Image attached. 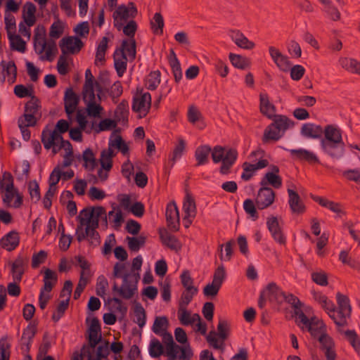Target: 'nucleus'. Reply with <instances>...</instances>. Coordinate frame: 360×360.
I'll list each match as a JSON object with an SVG mask.
<instances>
[{"label":"nucleus","instance_id":"obj_3","mask_svg":"<svg viewBox=\"0 0 360 360\" xmlns=\"http://www.w3.org/2000/svg\"><path fill=\"white\" fill-rule=\"evenodd\" d=\"M217 331L211 330L206 339L207 342L212 345L214 349L221 348L223 342L229 337L230 331V325L226 320H220L217 325Z\"/></svg>","mask_w":360,"mask_h":360},{"label":"nucleus","instance_id":"obj_41","mask_svg":"<svg viewBox=\"0 0 360 360\" xmlns=\"http://www.w3.org/2000/svg\"><path fill=\"white\" fill-rule=\"evenodd\" d=\"M112 148L108 146L101 153L100 163L106 171H110L112 167V157L114 156Z\"/></svg>","mask_w":360,"mask_h":360},{"label":"nucleus","instance_id":"obj_37","mask_svg":"<svg viewBox=\"0 0 360 360\" xmlns=\"http://www.w3.org/2000/svg\"><path fill=\"white\" fill-rule=\"evenodd\" d=\"M323 134H324V138L321 137V140L342 141L341 130L334 125H327L323 129Z\"/></svg>","mask_w":360,"mask_h":360},{"label":"nucleus","instance_id":"obj_30","mask_svg":"<svg viewBox=\"0 0 360 360\" xmlns=\"http://www.w3.org/2000/svg\"><path fill=\"white\" fill-rule=\"evenodd\" d=\"M283 134L275 128L274 125L270 124L264 129L262 140L263 143H268L271 141L275 142L278 141L283 136Z\"/></svg>","mask_w":360,"mask_h":360},{"label":"nucleus","instance_id":"obj_12","mask_svg":"<svg viewBox=\"0 0 360 360\" xmlns=\"http://www.w3.org/2000/svg\"><path fill=\"white\" fill-rule=\"evenodd\" d=\"M321 343V349L324 352V354L327 360H335L337 354L335 350V343L332 338H330L326 332L322 333L317 338Z\"/></svg>","mask_w":360,"mask_h":360},{"label":"nucleus","instance_id":"obj_34","mask_svg":"<svg viewBox=\"0 0 360 360\" xmlns=\"http://www.w3.org/2000/svg\"><path fill=\"white\" fill-rule=\"evenodd\" d=\"M58 277L56 273L49 269H46L43 280L44 286L41 290L48 292H51L56 283Z\"/></svg>","mask_w":360,"mask_h":360},{"label":"nucleus","instance_id":"obj_52","mask_svg":"<svg viewBox=\"0 0 360 360\" xmlns=\"http://www.w3.org/2000/svg\"><path fill=\"white\" fill-rule=\"evenodd\" d=\"M11 345L8 342V336L4 335L0 338V360H9Z\"/></svg>","mask_w":360,"mask_h":360},{"label":"nucleus","instance_id":"obj_49","mask_svg":"<svg viewBox=\"0 0 360 360\" xmlns=\"http://www.w3.org/2000/svg\"><path fill=\"white\" fill-rule=\"evenodd\" d=\"M126 240L128 242V248L131 251L137 252L141 247L145 245L147 237L140 235L138 237L127 236Z\"/></svg>","mask_w":360,"mask_h":360},{"label":"nucleus","instance_id":"obj_23","mask_svg":"<svg viewBox=\"0 0 360 360\" xmlns=\"http://www.w3.org/2000/svg\"><path fill=\"white\" fill-rule=\"evenodd\" d=\"M259 101L261 113L268 118L272 119L274 115H276V107L270 102L269 96L266 94H260Z\"/></svg>","mask_w":360,"mask_h":360},{"label":"nucleus","instance_id":"obj_46","mask_svg":"<svg viewBox=\"0 0 360 360\" xmlns=\"http://www.w3.org/2000/svg\"><path fill=\"white\" fill-rule=\"evenodd\" d=\"M268 184H271L275 188H279L282 186L281 177L273 172H267L261 180V186H266Z\"/></svg>","mask_w":360,"mask_h":360},{"label":"nucleus","instance_id":"obj_17","mask_svg":"<svg viewBox=\"0 0 360 360\" xmlns=\"http://www.w3.org/2000/svg\"><path fill=\"white\" fill-rule=\"evenodd\" d=\"M20 243L19 233L16 231H11L0 240V246L8 252L14 250Z\"/></svg>","mask_w":360,"mask_h":360},{"label":"nucleus","instance_id":"obj_64","mask_svg":"<svg viewBox=\"0 0 360 360\" xmlns=\"http://www.w3.org/2000/svg\"><path fill=\"white\" fill-rule=\"evenodd\" d=\"M345 335L353 348L360 353V339L355 330H347L345 332Z\"/></svg>","mask_w":360,"mask_h":360},{"label":"nucleus","instance_id":"obj_48","mask_svg":"<svg viewBox=\"0 0 360 360\" xmlns=\"http://www.w3.org/2000/svg\"><path fill=\"white\" fill-rule=\"evenodd\" d=\"M8 39L10 40L11 48L13 50L24 53L26 50V43L20 35L12 34L8 32Z\"/></svg>","mask_w":360,"mask_h":360},{"label":"nucleus","instance_id":"obj_33","mask_svg":"<svg viewBox=\"0 0 360 360\" xmlns=\"http://www.w3.org/2000/svg\"><path fill=\"white\" fill-rule=\"evenodd\" d=\"M231 64L236 68L245 70L249 68L251 65L250 60L241 55L230 53L229 56Z\"/></svg>","mask_w":360,"mask_h":360},{"label":"nucleus","instance_id":"obj_21","mask_svg":"<svg viewBox=\"0 0 360 360\" xmlns=\"http://www.w3.org/2000/svg\"><path fill=\"white\" fill-rule=\"evenodd\" d=\"M311 198L321 206L326 207L330 211L336 213L339 217L346 214V212L344 211L342 205L340 203L316 195H312Z\"/></svg>","mask_w":360,"mask_h":360},{"label":"nucleus","instance_id":"obj_11","mask_svg":"<svg viewBox=\"0 0 360 360\" xmlns=\"http://www.w3.org/2000/svg\"><path fill=\"white\" fill-rule=\"evenodd\" d=\"M138 13L137 8L133 2H129L128 6L124 4L117 6L112 14L114 21L120 18V20L126 21L129 18H134Z\"/></svg>","mask_w":360,"mask_h":360},{"label":"nucleus","instance_id":"obj_2","mask_svg":"<svg viewBox=\"0 0 360 360\" xmlns=\"http://www.w3.org/2000/svg\"><path fill=\"white\" fill-rule=\"evenodd\" d=\"M212 159L214 163L221 162L219 172L223 175L231 173V169L238 158V151L235 148H225L221 146H214L211 150Z\"/></svg>","mask_w":360,"mask_h":360},{"label":"nucleus","instance_id":"obj_45","mask_svg":"<svg viewBox=\"0 0 360 360\" xmlns=\"http://www.w3.org/2000/svg\"><path fill=\"white\" fill-rule=\"evenodd\" d=\"M108 38L107 37H103L102 39L101 40L97 49H96V58H95V65H98V63L101 62L102 64L104 63L105 59V52L108 49Z\"/></svg>","mask_w":360,"mask_h":360},{"label":"nucleus","instance_id":"obj_13","mask_svg":"<svg viewBox=\"0 0 360 360\" xmlns=\"http://www.w3.org/2000/svg\"><path fill=\"white\" fill-rule=\"evenodd\" d=\"M292 158L299 160L304 161L310 165L319 164L320 160L318 156L313 152L303 149H291L289 150Z\"/></svg>","mask_w":360,"mask_h":360},{"label":"nucleus","instance_id":"obj_63","mask_svg":"<svg viewBox=\"0 0 360 360\" xmlns=\"http://www.w3.org/2000/svg\"><path fill=\"white\" fill-rule=\"evenodd\" d=\"M160 83V72L159 70L151 72L146 82L149 90H155Z\"/></svg>","mask_w":360,"mask_h":360},{"label":"nucleus","instance_id":"obj_10","mask_svg":"<svg viewBox=\"0 0 360 360\" xmlns=\"http://www.w3.org/2000/svg\"><path fill=\"white\" fill-rule=\"evenodd\" d=\"M321 146L323 151L333 158H339L343 155L345 143L342 141L321 140Z\"/></svg>","mask_w":360,"mask_h":360},{"label":"nucleus","instance_id":"obj_61","mask_svg":"<svg viewBox=\"0 0 360 360\" xmlns=\"http://www.w3.org/2000/svg\"><path fill=\"white\" fill-rule=\"evenodd\" d=\"M41 117V114L39 115L24 112L22 117L19 118L18 124H22L27 127H34L38 120Z\"/></svg>","mask_w":360,"mask_h":360},{"label":"nucleus","instance_id":"obj_32","mask_svg":"<svg viewBox=\"0 0 360 360\" xmlns=\"http://www.w3.org/2000/svg\"><path fill=\"white\" fill-rule=\"evenodd\" d=\"M231 39L238 47L242 49L250 50L255 46L254 42L250 41L242 32L239 31L233 32Z\"/></svg>","mask_w":360,"mask_h":360},{"label":"nucleus","instance_id":"obj_22","mask_svg":"<svg viewBox=\"0 0 360 360\" xmlns=\"http://www.w3.org/2000/svg\"><path fill=\"white\" fill-rule=\"evenodd\" d=\"M300 133L306 138L321 139L323 129L320 125L313 123H305L302 126Z\"/></svg>","mask_w":360,"mask_h":360},{"label":"nucleus","instance_id":"obj_5","mask_svg":"<svg viewBox=\"0 0 360 360\" xmlns=\"http://www.w3.org/2000/svg\"><path fill=\"white\" fill-rule=\"evenodd\" d=\"M59 46L63 56L77 54L84 46V43L77 37H65L59 42Z\"/></svg>","mask_w":360,"mask_h":360},{"label":"nucleus","instance_id":"obj_55","mask_svg":"<svg viewBox=\"0 0 360 360\" xmlns=\"http://www.w3.org/2000/svg\"><path fill=\"white\" fill-rule=\"evenodd\" d=\"M108 146L111 148H116L120 150L123 155L127 154L129 150L127 144L124 141L122 136L119 134L117 135L114 139H110Z\"/></svg>","mask_w":360,"mask_h":360},{"label":"nucleus","instance_id":"obj_24","mask_svg":"<svg viewBox=\"0 0 360 360\" xmlns=\"http://www.w3.org/2000/svg\"><path fill=\"white\" fill-rule=\"evenodd\" d=\"M160 238L163 245L171 250H177L181 248L179 240L173 235H171L165 229H159Z\"/></svg>","mask_w":360,"mask_h":360},{"label":"nucleus","instance_id":"obj_20","mask_svg":"<svg viewBox=\"0 0 360 360\" xmlns=\"http://www.w3.org/2000/svg\"><path fill=\"white\" fill-rule=\"evenodd\" d=\"M265 292L271 302L281 304L284 302L285 293L274 282L267 285Z\"/></svg>","mask_w":360,"mask_h":360},{"label":"nucleus","instance_id":"obj_53","mask_svg":"<svg viewBox=\"0 0 360 360\" xmlns=\"http://www.w3.org/2000/svg\"><path fill=\"white\" fill-rule=\"evenodd\" d=\"M169 325L168 319L166 316H158L155 318L152 330L157 335H161L165 332Z\"/></svg>","mask_w":360,"mask_h":360},{"label":"nucleus","instance_id":"obj_40","mask_svg":"<svg viewBox=\"0 0 360 360\" xmlns=\"http://www.w3.org/2000/svg\"><path fill=\"white\" fill-rule=\"evenodd\" d=\"M336 298L338 305V309L340 310V314L351 315L352 307L348 297L340 292H338L336 294Z\"/></svg>","mask_w":360,"mask_h":360},{"label":"nucleus","instance_id":"obj_59","mask_svg":"<svg viewBox=\"0 0 360 360\" xmlns=\"http://www.w3.org/2000/svg\"><path fill=\"white\" fill-rule=\"evenodd\" d=\"M181 281L183 286L185 288V290L198 291V288L193 285V280L188 270H185L182 272Z\"/></svg>","mask_w":360,"mask_h":360},{"label":"nucleus","instance_id":"obj_56","mask_svg":"<svg viewBox=\"0 0 360 360\" xmlns=\"http://www.w3.org/2000/svg\"><path fill=\"white\" fill-rule=\"evenodd\" d=\"M41 108L40 101L35 96H31V99L28 101L25 105V112L31 113L39 115V110Z\"/></svg>","mask_w":360,"mask_h":360},{"label":"nucleus","instance_id":"obj_7","mask_svg":"<svg viewBox=\"0 0 360 360\" xmlns=\"http://www.w3.org/2000/svg\"><path fill=\"white\" fill-rule=\"evenodd\" d=\"M276 193L272 188L262 186L259 190L255 199L257 207L264 210L269 207L274 202Z\"/></svg>","mask_w":360,"mask_h":360},{"label":"nucleus","instance_id":"obj_26","mask_svg":"<svg viewBox=\"0 0 360 360\" xmlns=\"http://www.w3.org/2000/svg\"><path fill=\"white\" fill-rule=\"evenodd\" d=\"M14 197H15L16 199L13 202V207L15 208L20 207L22 205L23 196L15 187H13V189H8V191H6V193L3 197V202L6 204L7 206H11V202Z\"/></svg>","mask_w":360,"mask_h":360},{"label":"nucleus","instance_id":"obj_60","mask_svg":"<svg viewBox=\"0 0 360 360\" xmlns=\"http://www.w3.org/2000/svg\"><path fill=\"white\" fill-rule=\"evenodd\" d=\"M134 314L136 318V323L140 328H143L146 323V311L141 303L137 302L134 306Z\"/></svg>","mask_w":360,"mask_h":360},{"label":"nucleus","instance_id":"obj_18","mask_svg":"<svg viewBox=\"0 0 360 360\" xmlns=\"http://www.w3.org/2000/svg\"><path fill=\"white\" fill-rule=\"evenodd\" d=\"M269 162L267 160H260L256 164H250L245 162L243 165V172L241 175V179L244 181H249L254 175L256 170L262 169L268 166Z\"/></svg>","mask_w":360,"mask_h":360},{"label":"nucleus","instance_id":"obj_27","mask_svg":"<svg viewBox=\"0 0 360 360\" xmlns=\"http://www.w3.org/2000/svg\"><path fill=\"white\" fill-rule=\"evenodd\" d=\"M37 8L35 5L30 1H27L23 6L22 18L24 22L28 27H31L35 24L36 22V13Z\"/></svg>","mask_w":360,"mask_h":360},{"label":"nucleus","instance_id":"obj_47","mask_svg":"<svg viewBox=\"0 0 360 360\" xmlns=\"http://www.w3.org/2000/svg\"><path fill=\"white\" fill-rule=\"evenodd\" d=\"M87 332L89 333L87 337L89 344L83 345V350L96 347L101 340V330H87Z\"/></svg>","mask_w":360,"mask_h":360},{"label":"nucleus","instance_id":"obj_42","mask_svg":"<svg viewBox=\"0 0 360 360\" xmlns=\"http://www.w3.org/2000/svg\"><path fill=\"white\" fill-rule=\"evenodd\" d=\"M323 11L327 17L333 22L341 20V13L339 9L330 1L323 6Z\"/></svg>","mask_w":360,"mask_h":360},{"label":"nucleus","instance_id":"obj_4","mask_svg":"<svg viewBox=\"0 0 360 360\" xmlns=\"http://www.w3.org/2000/svg\"><path fill=\"white\" fill-rule=\"evenodd\" d=\"M151 108V96L146 92L136 94L133 98L132 110L139 112V118L145 117Z\"/></svg>","mask_w":360,"mask_h":360},{"label":"nucleus","instance_id":"obj_50","mask_svg":"<svg viewBox=\"0 0 360 360\" xmlns=\"http://www.w3.org/2000/svg\"><path fill=\"white\" fill-rule=\"evenodd\" d=\"M94 217V210H91V207H86L80 211L77 219L79 221L76 230L81 231L86 223Z\"/></svg>","mask_w":360,"mask_h":360},{"label":"nucleus","instance_id":"obj_39","mask_svg":"<svg viewBox=\"0 0 360 360\" xmlns=\"http://www.w3.org/2000/svg\"><path fill=\"white\" fill-rule=\"evenodd\" d=\"M310 332L311 336L314 338H319V336L326 333V326L323 321L311 319L310 323L306 327Z\"/></svg>","mask_w":360,"mask_h":360},{"label":"nucleus","instance_id":"obj_25","mask_svg":"<svg viewBox=\"0 0 360 360\" xmlns=\"http://www.w3.org/2000/svg\"><path fill=\"white\" fill-rule=\"evenodd\" d=\"M76 237L79 242H81L88 238L89 243L95 246L100 245L101 238L96 230L86 232L84 229L81 231L76 230Z\"/></svg>","mask_w":360,"mask_h":360},{"label":"nucleus","instance_id":"obj_19","mask_svg":"<svg viewBox=\"0 0 360 360\" xmlns=\"http://www.w3.org/2000/svg\"><path fill=\"white\" fill-rule=\"evenodd\" d=\"M37 331V326L31 323L23 330L20 339L21 349L26 352H30L32 339L35 336Z\"/></svg>","mask_w":360,"mask_h":360},{"label":"nucleus","instance_id":"obj_54","mask_svg":"<svg viewBox=\"0 0 360 360\" xmlns=\"http://www.w3.org/2000/svg\"><path fill=\"white\" fill-rule=\"evenodd\" d=\"M314 298L318 302L321 307L327 311V313H330V311H334V303L328 300V297L321 294V292H314Z\"/></svg>","mask_w":360,"mask_h":360},{"label":"nucleus","instance_id":"obj_51","mask_svg":"<svg viewBox=\"0 0 360 360\" xmlns=\"http://www.w3.org/2000/svg\"><path fill=\"white\" fill-rule=\"evenodd\" d=\"M164 354V347L160 340L153 338L149 345V354L153 358H159Z\"/></svg>","mask_w":360,"mask_h":360},{"label":"nucleus","instance_id":"obj_58","mask_svg":"<svg viewBox=\"0 0 360 360\" xmlns=\"http://www.w3.org/2000/svg\"><path fill=\"white\" fill-rule=\"evenodd\" d=\"M28 191L30 196V199L34 203L39 202L41 199V193L39 186L37 181L33 180L29 182Z\"/></svg>","mask_w":360,"mask_h":360},{"label":"nucleus","instance_id":"obj_6","mask_svg":"<svg viewBox=\"0 0 360 360\" xmlns=\"http://www.w3.org/2000/svg\"><path fill=\"white\" fill-rule=\"evenodd\" d=\"M266 226L274 240L280 245H285L286 237L277 217L270 216L266 219Z\"/></svg>","mask_w":360,"mask_h":360},{"label":"nucleus","instance_id":"obj_9","mask_svg":"<svg viewBox=\"0 0 360 360\" xmlns=\"http://www.w3.org/2000/svg\"><path fill=\"white\" fill-rule=\"evenodd\" d=\"M127 44V39L122 41L121 47L117 49L113 54L114 66L117 75L121 77L127 70V58L124 53V46Z\"/></svg>","mask_w":360,"mask_h":360},{"label":"nucleus","instance_id":"obj_29","mask_svg":"<svg viewBox=\"0 0 360 360\" xmlns=\"http://www.w3.org/2000/svg\"><path fill=\"white\" fill-rule=\"evenodd\" d=\"M129 103L127 101L122 100L117 106L115 111V117L117 122L126 124L128 122Z\"/></svg>","mask_w":360,"mask_h":360},{"label":"nucleus","instance_id":"obj_35","mask_svg":"<svg viewBox=\"0 0 360 360\" xmlns=\"http://www.w3.org/2000/svg\"><path fill=\"white\" fill-rule=\"evenodd\" d=\"M211 150V147L207 145L200 146L197 148L195 152V157L197 160L196 166L205 165L208 162Z\"/></svg>","mask_w":360,"mask_h":360},{"label":"nucleus","instance_id":"obj_62","mask_svg":"<svg viewBox=\"0 0 360 360\" xmlns=\"http://www.w3.org/2000/svg\"><path fill=\"white\" fill-rule=\"evenodd\" d=\"M198 293V291L184 290L181 295L178 304V309H187V306L192 301L193 297Z\"/></svg>","mask_w":360,"mask_h":360},{"label":"nucleus","instance_id":"obj_8","mask_svg":"<svg viewBox=\"0 0 360 360\" xmlns=\"http://www.w3.org/2000/svg\"><path fill=\"white\" fill-rule=\"evenodd\" d=\"M165 217L168 228L172 231H178L180 227V219L179 210L174 201L167 204Z\"/></svg>","mask_w":360,"mask_h":360},{"label":"nucleus","instance_id":"obj_14","mask_svg":"<svg viewBox=\"0 0 360 360\" xmlns=\"http://www.w3.org/2000/svg\"><path fill=\"white\" fill-rule=\"evenodd\" d=\"M41 142L44 147L46 150H49L51 146L56 145L57 142H62L64 141L62 133H59L57 130L49 131L46 128L42 131L41 133Z\"/></svg>","mask_w":360,"mask_h":360},{"label":"nucleus","instance_id":"obj_38","mask_svg":"<svg viewBox=\"0 0 360 360\" xmlns=\"http://www.w3.org/2000/svg\"><path fill=\"white\" fill-rule=\"evenodd\" d=\"M46 43L45 29L42 27V33H39L37 28L34 35V48L35 51L38 54H42L46 47Z\"/></svg>","mask_w":360,"mask_h":360},{"label":"nucleus","instance_id":"obj_1","mask_svg":"<svg viewBox=\"0 0 360 360\" xmlns=\"http://www.w3.org/2000/svg\"><path fill=\"white\" fill-rule=\"evenodd\" d=\"M125 264L117 262L113 267V276L122 278V283L120 286L114 282L112 288V293L119 295L124 300L131 299L138 292V282L140 278L139 273H122L125 269Z\"/></svg>","mask_w":360,"mask_h":360},{"label":"nucleus","instance_id":"obj_44","mask_svg":"<svg viewBox=\"0 0 360 360\" xmlns=\"http://www.w3.org/2000/svg\"><path fill=\"white\" fill-rule=\"evenodd\" d=\"M82 159L84 161V167L89 171H93L98 165L95 155L89 148L84 150Z\"/></svg>","mask_w":360,"mask_h":360},{"label":"nucleus","instance_id":"obj_36","mask_svg":"<svg viewBox=\"0 0 360 360\" xmlns=\"http://www.w3.org/2000/svg\"><path fill=\"white\" fill-rule=\"evenodd\" d=\"M183 208L185 212L184 220L189 217H195L196 214L195 202V200L188 192L186 193Z\"/></svg>","mask_w":360,"mask_h":360},{"label":"nucleus","instance_id":"obj_31","mask_svg":"<svg viewBox=\"0 0 360 360\" xmlns=\"http://www.w3.org/2000/svg\"><path fill=\"white\" fill-rule=\"evenodd\" d=\"M273 122L271 124L278 129L281 133L284 132L290 127H293L294 123L285 115H274Z\"/></svg>","mask_w":360,"mask_h":360},{"label":"nucleus","instance_id":"obj_16","mask_svg":"<svg viewBox=\"0 0 360 360\" xmlns=\"http://www.w3.org/2000/svg\"><path fill=\"white\" fill-rule=\"evenodd\" d=\"M288 193L289 197L288 203L291 212L297 214H303L306 210V207L301 200L299 194L290 188L288 189Z\"/></svg>","mask_w":360,"mask_h":360},{"label":"nucleus","instance_id":"obj_43","mask_svg":"<svg viewBox=\"0 0 360 360\" xmlns=\"http://www.w3.org/2000/svg\"><path fill=\"white\" fill-rule=\"evenodd\" d=\"M1 65L3 68V70L6 72V75L9 77L8 81L11 84L15 82L17 78V67L13 60L8 61L6 63L4 60L1 62Z\"/></svg>","mask_w":360,"mask_h":360},{"label":"nucleus","instance_id":"obj_57","mask_svg":"<svg viewBox=\"0 0 360 360\" xmlns=\"http://www.w3.org/2000/svg\"><path fill=\"white\" fill-rule=\"evenodd\" d=\"M328 314L334 321L335 323L338 326H347V318L350 316V315L340 314V310H336L335 306H334V311H330V313H328Z\"/></svg>","mask_w":360,"mask_h":360},{"label":"nucleus","instance_id":"obj_28","mask_svg":"<svg viewBox=\"0 0 360 360\" xmlns=\"http://www.w3.org/2000/svg\"><path fill=\"white\" fill-rule=\"evenodd\" d=\"M108 344V342H106L105 346L98 345L91 349H86L87 360H101L103 358H105L109 354Z\"/></svg>","mask_w":360,"mask_h":360},{"label":"nucleus","instance_id":"obj_15","mask_svg":"<svg viewBox=\"0 0 360 360\" xmlns=\"http://www.w3.org/2000/svg\"><path fill=\"white\" fill-rule=\"evenodd\" d=\"M79 102V97L72 88L66 89L64 96L65 111L68 117L72 114Z\"/></svg>","mask_w":360,"mask_h":360}]
</instances>
